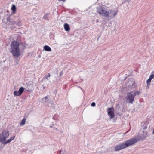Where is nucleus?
I'll return each mask as SVG.
<instances>
[{
    "mask_svg": "<svg viewBox=\"0 0 154 154\" xmlns=\"http://www.w3.org/2000/svg\"><path fill=\"white\" fill-rule=\"evenodd\" d=\"M97 10H105L106 9V6L105 5H102L100 6L99 7H97Z\"/></svg>",
    "mask_w": 154,
    "mask_h": 154,
    "instance_id": "obj_11",
    "label": "nucleus"
},
{
    "mask_svg": "<svg viewBox=\"0 0 154 154\" xmlns=\"http://www.w3.org/2000/svg\"><path fill=\"white\" fill-rule=\"evenodd\" d=\"M60 154H67L66 152L64 150H61L60 152Z\"/></svg>",
    "mask_w": 154,
    "mask_h": 154,
    "instance_id": "obj_18",
    "label": "nucleus"
},
{
    "mask_svg": "<svg viewBox=\"0 0 154 154\" xmlns=\"http://www.w3.org/2000/svg\"><path fill=\"white\" fill-rule=\"evenodd\" d=\"M7 12H8L9 11V10H7Z\"/></svg>",
    "mask_w": 154,
    "mask_h": 154,
    "instance_id": "obj_29",
    "label": "nucleus"
},
{
    "mask_svg": "<svg viewBox=\"0 0 154 154\" xmlns=\"http://www.w3.org/2000/svg\"><path fill=\"white\" fill-rule=\"evenodd\" d=\"M143 129L145 130L147 128V127L145 125L143 126Z\"/></svg>",
    "mask_w": 154,
    "mask_h": 154,
    "instance_id": "obj_24",
    "label": "nucleus"
},
{
    "mask_svg": "<svg viewBox=\"0 0 154 154\" xmlns=\"http://www.w3.org/2000/svg\"><path fill=\"white\" fill-rule=\"evenodd\" d=\"M143 134H142L143 135V137L144 138H146V137L148 135H147V133L146 131H143Z\"/></svg>",
    "mask_w": 154,
    "mask_h": 154,
    "instance_id": "obj_16",
    "label": "nucleus"
},
{
    "mask_svg": "<svg viewBox=\"0 0 154 154\" xmlns=\"http://www.w3.org/2000/svg\"><path fill=\"white\" fill-rule=\"evenodd\" d=\"M139 94L140 92L137 91L134 92H131L128 93L126 97V99L127 100H128L129 103L132 104L134 101L135 96L137 95H139Z\"/></svg>",
    "mask_w": 154,
    "mask_h": 154,
    "instance_id": "obj_5",
    "label": "nucleus"
},
{
    "mask_svg": "<svg viewBox=\"0 0 154 154\" xmlns=\"http://www.w3.org/2000/svg\"><path fill=\"white\" fill-rule=\"evenodd\" d=\"M16 25L18 26H20L22 25L21 22L20 20L18 19L16 22Z\"/></svg>",
    "mask_w": 154,
    "mask_h": 154,
    "instance_id": "obj_13",
    "label": "nucleus"
},
{
    "mask_svg": "<svg viewBox=\"0 0 154 154\" xmlns=\"http://www.w3.org/2000/svg\"><path fill=\"white\" fill-rule=\"evenodd\" d=\"M79 88H80V89H81L82 90V91H84L83 90V89H82L81 87H79Z\"/></svg>",
    "mask_w": 154,
    "mask_h": 154,
    "instance_id": "obj_27",
    "label": "nucleus"
},
{
    "mask_svg": "<svg viewBox=\"0 0 154 154\" xmlns=\"http://www.w3.org/2000/svg\"><path fill=\"white\" fill-rule=\"evenodd\" d=\"M118 12V10H109H109L97 11V13H99L100 16L107 17L108 20L114 18Z\"/></svg>",
    "mask_w": 154,
    "mask_h": 154,
    "instance_id": "obj_3",
    "label": "nucleus"
},
{
    "mask_svg": "<svg viewBox=\"0 0 154 154\" xmlns=\"http://www.w3.org/2000/svg\"><path fill=\"white\" fill-rule=\"evenodd\" d=\"M64 29L66 31H68L70 30V28L69 25L67 23L64 24Z\"/></svg>",
    "mask_w": 154,
    "mask_h": 154,
    "instance_id": "obj_9",
    "label": "nucleus"
},
{
    "mask_svg": "<svg viewBox=\"0 0 154 154\" xmlns=\"http://www.w3.org/2000/svg\"><path fill=\"white\" fill-rule=\"evenodd\" d=\"M127 132H126L125 133H126Z\"/></svg>",
    "mask_w": 154,
    "mask_h": 154,
    "instance_id": "obj_30",
    "label": "nucleus"
},
{
    "mask_svg": "<svg viewBox=\"0 0 154 154\" xmlns=\"http://www.w3.org/2000/svg\"><path fill=\"white\" fill-rule=\"evenodd\" d=\"M59 1H62L63 2H65L66 0H58Z\"/></svg>",
    "mask_w": 154,
    "mask_h": 154,
    "instance_id": "obj_25",
    "label": "nucleus"
},
{
    "mask_svg": "<svg viewBox=\"0 0 154 154\" xmlns=\"http://www.w3.org/2000/svg\"><path fill=\"white\" fill-rule=\"evenodd\" d=\"M96 21H97V22H98V20L97 19V20H96Z\"/></svg>",
    "mask_w": 154,
    "mask_h": 154,
    "instance_id": "obj_28",
    "label": "nucleus"
},
{
    "mask_svg": "<svg viewBox=\"0 0 154 154\" xmlns=\"http://www.w3.org/2000/svg\"><path fill=\"white\" fill-rule=\"evenodd\" d=\"M48 98V96H46V97H45L44 98H43V99H45V100H46V99H47Z\"/></svg>",
    "mask_w": 154,
    "mask_h": 154,
    "instance_id": "obj_26",
    "label": "nucleus"
},
{
    "mask_svg": "<svg viewBox=\"0 0 154 154\" xmlns=\"http://www.w3.org/2000/svg\"><path fill=\"white\" fill-rule=\"evenodd\" d=\"M24 88L23 87H21L18 91H15L14 92V95L15 96H20L23 92Z\"/></svg>",
    "mask_w": 154,
    "mask_h": 154,
    "instance_id": "obj_6",
    "label": "nucleus"
},
{
    "mask_svg": "<svg viewBox=\"0 0 154 154\" xmlns=\"http://www.w3.org/2000/svg\"><path fill=\"white\" fill-rule=\"evenodd\" d=\"M63 70L61 71L59 73V75L60 77L63 74Z\"/></svg>",
    "mask_w": 154,
    "mask_h": 154,
    "instance_id": "obj_21",
    "label": "nucleus"
},
{
    "mask_svg": "<svg viewBox=\"0 0 154 154\" xmlns=\"http://www.w3.org/2000/svg\"><path fill=\"white\" fill-rule=\"evenodd\" d=\"M9 135V132L8 130H3L2 133L0 134V142L3 144H7L10 143L15 138V136H14L10 139L6 140Z\"/></svg>",
    "mask_w": 154,
    "mask_h": 154,
    "instance_id": "obj_4",
    "label": "nucleus"
},
{
    "mask_svg": "<svg viewBox=\"0 0 154 154\" xmlns=\"http://www.w3.org/2000/svg\"><path fill=\"white\" fill-rule=\"evenodd\" d=\"M51 76L50 74V73H48V75L47 76H45V78L47 80H48L49 79H48V77H50Z\"/></svg>",
    "mask_w": 154,
    "mask_h": 154,
    "instance_id": "obj_20",
    "label": "nucleus"
},
{
    "mask_svg": "<svg viewBox=\"0 0 154 154\" xmlns=\"http://www.w3.org/2000/svg\"><path fill=\"white\" fill-rule=\"evenodd\" d=\"M48 14H46L43 16V18L46 20H48Z\"/></svg>",
    "mask_w": 154,
    "mask_h": 154,
    "instance_id": "obj_17",
    "label": "nucleus"
},
{
    "mask_svg": "<svg viewBox=\"0 0 154 154\" xmlns=\"http://www.w3.org/2000/svg\"><path fill=\"white\" fill-rule=\"evenodd\" d=\"M16 7L14 4H13L11 8V10H16Z\"/></svg>",
    "mask_w": 154,
    "mask_h": 154,
    "instance_id": "obj_19",
    "label": "nucleus"
},
{
    "mask_svg": "<svg viewBox=\"0 0 154 154\" xmlns=\"http://www.w3.org/2000/svg\"><path fill=\"white\" fill-rule=\"evenodd\" d=\"M137 141L135 138H131L124 143L119 144L116 146L114 149L115 151H117L134 144Z\"/></svg>",
    "mask_w": 154,
    "mask_h": 154,
    "instance_id": "obj_2",
    "label": "nucleus"
},
{
    "mask_svg": "<svg viewBox=\"0 0 154 154\" xmlns=\"http://www.w3.org/2000/svg\"><path fill=\"white\" fill-rule=\"evenodd\" d=\"M154 78V71L152 72L149 79L147 80L146 83L147 86L150 85L151 80Z\"/></svg>",
    "mask_w": 154,
    "mask_h": 154,
    "instance_id": "obj_8",
    "label": "nucleus"
},
{
    "mask_svg": "<svg viewBox=\"0 0 154 154\" xmlns=\"http://www.w3.org/2000/svg\"><path fill=\"white\" fill-rule=\"evenodd\" d=\"M44 49L47 51H51L52 50L51 48L48 45H45L44 47Z\"/></svg>",
    "mask_w": 154,
    "mask_h": 154,
    "instance_id": "obj_10",
    "label": "nucleus"
},
{
    "mask_svg": "<svg viewBox=\"0 0 154 154\" xmlns=\"http://www.w3.org/2000/svg\"><path fill=\"white\" fill-rule=\"evenodd\" d=\"M108 115L111 119L114 117V109L112 107L109 108L108 109Z\"/></svg>",
    "mask_w": 154,
    "mask_h": 154,
    "instance_id": "obj_7",
    "label": "nucleus"
},
{
    "mask_svg": "<svg viewBox=\"0 0 154 154\" xmlns=\"http://www.w3.org/2000/svg\"><path fill=\"white\" fill-rule=\"evenodd\" d=\"M16 22L14 21H11L10 22V25H11L12 27H15V25H16Z\"/></svg>",
    "mask_w": 154,
    "mask_h": 154,
    "instance_id": "obj_15",
    "label": "nucleus"
},
{
    "mask_svg": "<svg viewBox=\"0 0 154 154\" xmlns=\"http://www.w3.org/2000/svg\"><path fill=\"white\" fill-rule=\"evenodd\" d=\"M11 14H10L9 16H10L12 15V14L15 13L16 12V10H11Z\"/></svg>",
    "mask_w": 154,
    "mask_h": 154,
    "instance_id": "obj_22",
    "label": "nucleus"
},
{
    "mask_svg": "<svg viewBox=\"0 0 154 154\" xmlns=\"http://www.w3.org/2000/svg\"><path fill=\"white\" fill-rule=\"evenodd\" d=\"M95 103L94 102H92L91 104V106L93 107L95 106Z\"/></svg>",
    "mask_w": 154,
    "mask_h": 154,
    "instance_id": "obj_23",
    "label": "nucleus"
},
{
    "mask_svg": "<svg viewBox=\"0 0 154 154\" xmlns=\"http://www.w3.org/2000/svg\"><path fill=\"white\" fill-rule=\"evenodd\" d=\"M7 22L6 23L7 25L8 26L10 25V22L11 21V19L10 18V17H7Z\"/></svg>",
    "mask_w": 154,
    "mask_h": 154,
    "instance_id": "obj_14",
    "label": "nucleus"
},
{
    "mask_svg": "<svg viewBox=\"0 0 154 154\" xmlns=\"http://www.w3.org/2000/svg\"><path fill=\"white\" fill-rule=\"evenodd\" d=\"M26 119L25 118H24L20 122V125L21 126H23L25 123Z\"/></svg>",
    "mask_w": 154,
    "mask_h": 154,
    "instance_id": "obj_12",
    "label": "nucleus"
},
{
    "mask_svg": "<svg viewBox=\"0 0 154 154\" xmlns=\"http://www.w3.org/2000/svg\"><path fill=\"white\" fill-rule=\"evenodd\" d=\"M21 45H23V49L25 48V45L19 43L16 40H14L11 42L10 44V52L14 57H17L21 55L20 46Z\"/></svg>",
    "mask_w": 154,
    "mask_h": 154,
    "instance_id": "obj_1",
    "label": "nucleus"
}]
</instances>
